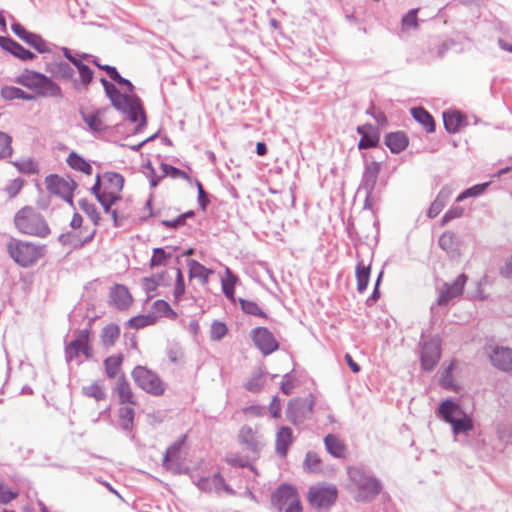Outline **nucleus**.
Returning a JSON list of instances; mask_svg holds the SVG:
<instances>
[{"instance_id": "f257e3e1", "label": "nucleus", "mask_w": 512, "mask_h": 512, "mask_svg": "<svg viewBox=\"0 0 512 512\" xmlns=\"http://www.w3.org/2000/svg\"><path fill=\"white\" fill-rule=\"evenodd\" d=\"M14 225L24 235L46 238L50 235V227L44 216L31 206H25L16 212Z\"/></svg>"}, {"instance_id": "f03ea898", "label": "nucleus", "mask_w": 512, "mask_h": 512, "mask_svg": "<svg viewBox=\"0 0 512 512\" xmlns=\"http://www.w3.org/2000/svg\"><path fill=\"white\" fill-rule=\"evenodd\" d=\"M438 413L446 423L451 425L455 440L461 435L468 436L474 428L471 415L451 399H445L440 403Z\"/></svg>"}, {"instance_id": "7ed1b4c3", "label": "nucleus", "mask_w": 512, "mask_h": 512, "mask_svg": "<svg viewBox=\"0 0 512 512\" xmlns=\"http://www.w3.org/2000/svg\"><path fill=\"white\" fill-rule=\"evenodd\" d=\"M348 475L355 488L354 498L357 502L372 501L382 489L378 479L366 474L359 468H349Z\"/></svg>"}, {"instance_id": "20e7f679", "label": "nucleus", "mask_w": 512, "mask_h": 512, "mask_svg": "<svg viewBox=\"0 0 512 512\" xmlns=\"http://www.w3.org/2000/svg\"><path fill=\"white\" fill-rule=\"evenodd\" d=\"M7 252L17 264L29 267L43 256L44 246L11 238L7 243Z\"/></svg>"}, {"instance_id": "39448f33", "label": "nucleus", "mask_w": 512, "mask_h": 512, "mask_svg": "<svg viewBox=\"0 0 512 512\" xmlns=\"http://www.w3.org/2000/svg\"><path fill=\"white\" fill-rule=\"evenodd\" d=\"M271 504L280 512H302V506L297 490L289 484H281L272 493Z\"/></svg>"}, {"instance_id": "423d86ee", "label": "nucleus", "mask_w": 512, "mask_h": 512, "mask_svg": "<svg viewBox=\"0 0 512 512\" xmlns=\"http://www.w3.org/2000/svg\"><path fill=\"white\" fill-rule=\"evenodd\" d=\"M131 375L136 385L145 392L154 396L164 394L166 385L154 371L138 365L132 370Z\"/></svg>"}, {"instance_id": "0eeeda50", "label": "nucleus", "mask_w": 512, "mask_h": 512, "mask_svg": "<svg viewBox=\"0 0 512 512\" xmlns=\"http://www.w3.org/2000/svg\"><path fill=\"white\" fill-rule=\"evenodd\" d=\"M45 184L50 193L61 197L71 205L73 204V192L77 187V183L73 179H65L51 174L46 177Z\"/></svg>"}, {"instance_id": "6e6552de", "label": "nucleus", "mask_w": 512, "mask_h": 512, "mask_svg": "<svg viewBox=\"0 0 512 512\" xmlns=\"http://www.w3.org/2000/svg\"><path fill=\"white\" fill-rule=\"evenodd\" d=\"M111 103L118 111L126 114L131 122H137L139 115H141L142 119L140 125H144L146 123L144 111L138 98H131L126 94L120 93L111 100Z\"/></svg>"}, {"instance_id": "1a4fd4ad", "label": "nucleus", "mask_w": 512, "mask_h": 512, "mask_svg": "<svg viewBox=\"0 0 512 512\" xmlns=\"http://www.w3.org/2000/svg\"><path fill=\"white\" fill-rule=\"evenodd\" d=\"M315 401L310 398H295L288 402L286 418L294 425L302 423L312 413Z\"/></svg>"}, {"instance_id": "9d476101", "label": "nucleus", "mask_w": 512, "mask_h": 512, "mask_svg": "<svg viewBox=\"0 0 512 512\" xmlns=\"http://www.w3.org/2000/svg\"><path fill=\"white\" fill-rule=\"evenodd\" d=\"M337 499V489L334 485L312 486L308 492L310 504L317 508L328 507Z\"/></svg>"}, {"instance_id": "9b49d317", "label": "nucleus", "mask_w": 512, "mask_h": 512, "mask_svg": "<svg viewBox=\"0 0 512 512\" xmlns=\"http://www.w3.org/2000/svg\"><path fill=\"white\" fill-rule=\"evenodd\" d=\"M379 173L380 163L373 161L365 165L361 184L359 187L360 191L365 192V207L371 206L373 191L377 183Z\"/></svg>"}, {"instance_id": "f8f14e48", "label": "nucleus", "mask_w": 512, "mask_h": 512, "mask_svg": "<svg viewBox=\"0 0 512 512\" xmlns=\"http://www.w3.org/2000/svg\"><path fill=\"white\" fill-rule=\"evenodd\" d=\"M441 357V342L438 337H433L422 344L421 365L426 371H431L437 365Z\"/></svg>"}, {"instance_id": "ddd939ff", "label": "nucleus", "mask_w": 512, "mask_h": 512, "mask_svg": "<svg viewBox=\"0 0 512 512\" xmlns=\"http://www.w3.org/2000/svg\"><path fill=\"white\" fill-rule=\"evenodd\" d=\"M238 438L244 450L252 453L255 456L259 455L264 442L262 435L257 429L245 425L240 429Z\"/></svg>"}, {"instance_id": "4468645a", "label": "nucleus", "mask_w": 512, "mask_h": 512, "mask_svg": "<svg viewBox=\"0 0 512 512\" xmlns=\"http://www.w3.org/2000/svg\"><path fill=\"white\" fill-rule=\"evenodd\" d=\"M467 282V276L460 274L452 283H444L438 290L439 295L436 300V304L444 306L449 303L450 300L462 295L465 284Z\"/></svg>"}, {"instance_id": "2eb2a0df", "label": "nucleus", "mask_w": 512, "mask_h": 512, "mask_svg": "<svg viewBox=\"0 0 512 512\" xmlns=\"http://www.w3.org/2000/svg\"><path fill=\"white\" fill-rule=\"evenodd\" d=\"M251 338L263 355H269L279 347L274 335L266 327L254 328L251 331Z\"/></svg>"}, {"instance_id": "dca6fc26", "label": "nucleus", "mask_w": 512, "mask_h": 512, "mask_svg": "<svg viewBox=\"0 0 512 512\" xmlns=\"http://www.w3.org/2000/svg\"><path fill=\"white\" fill-rule=\"evenodd\" d=\"M11 29L21 40L32 46L39 53L49 51L47 42L40 35L27 31L21 24L13 23Z\"/></svg>"}, {"instance_id": "f3484780", "label": "nucleus", "mask_w": 512, "mask_h": 512, "mask_svg": "<svg viewBox=\"0 0 512 512\" xmlns=\"http://www.w3.org/2000/svg\"><path fill=\"white\" fill-rule=\"evenodd\" d=\"M184 444V438L177 440L173 443L169 448H167L164 458H163V466L171 471L174 474L183 473V469L179 462L180 459V450Z\"/></svg>"}, {"instance_id": "a211bd4d", "label": "nucleus", "mask_w": 512, "mask_h": 512, "mask_svg": "<svg viewBox=\"0 0 512 512\" xmlns=\"http://www.w3.org/2000/svg\"><path fill=\"white\" fill-rule=\"evenodd\" d=\"M489 358L494 367L508 372L512 370V349L503 346H495L489 353Z\"/></svg>"}, {"instance_id": "6ab92c4d", "label": "nucleus", "mask_w": 512, "mask_h": 512, "mask_svg": "<svg viewBox=\"0 0 512 512\" xmlns=\"http://www.w3.org/2000/svg\"><path fill=\"white\" fill-rule=\"evenodd\" d=\"M102 179L103 193L121 199L120 193L124 187V177L116 172H105Z\"/></svg>"}, {"instance_id": "aec40b11", "label": "nucleus", "mask_w": 512, "mask_h": 512, "mask_svg": "<svg viewBox=\"0 0 512 512\" xmlns=\"http://www.w3.org/2000/svg\"><path fill=\"white\" fill-rule=\"evenodd\" d=\"M109 297L111 303L119 310L128 309L133 302L128 288L121 284H116L110 288Z\"/></svg>"}, {"instance_id": "412c9836", "label": "nucleus", "mask_w": 512, "mask_h": 512, "mask_svg": "<svg viewBox=\"0 0 512 512\" xmlns=\"http://www.w3.org/2000/svg\"><path fill=\"white\" fill-rule=\"evenodd\" d=\"M90 331L87 329L80 330L76 339L72 340L65 348V358L67 362L79 357L83 349L84 342H89Z\"/></svg>"}, {"instance_id": "4be33fe9", "label": "nucleus", "mask_w": 512, "mask_h": 512, "mask_svg": "<svg viewBox=\"0 0 512 512\" xmlns=\"http://www.w3.org/2000/svg\"><path fill=\"white\" fill-rule=\"evenodd\" d=\"M0 47L24 61L32 60L35 57L34 53L9 37L0 36Z\"/></svg>"}, {"instance_id": "5701e85b", "label": "nucleus", "mask_w": 512, "mask_h": 512, "mask_svg": "<svg viewBox=\"0 0 512 512\" xmlns=\"http://www.w3.org/2000/svg\"><path fill=\"white\" fill-rule=\"evenodd\" d=\"M47 72L50 73L51 76L55 79L61 81H71V84L73 83L75 71L72 66L65 61H56L50 63L47 66Z\"/></svg>"}, {"instance_id": "b1692460", "label": "nucleus", "mask_w": 512, "mask_h": 512, "mask_svg": "<svg viewBox=\"0 0 512 512\" xmlns=\"http://www.w3.org/2000/svg\"><path fill=\"white\" fill-rule=\"evenodd\" d=\"M188 276L190 279H197L201 285L208 284L209 276L214 273L212 269H208L196 260L187 261Z\"/></svg>"}, {"instance_id": "393cba45", "label": "nucleus", "mask_w": 512, "mask_h": 512, "mask_svg": "<svg viewBox=\"0 0 512 512\" xmlns=\"http://www.w3.org/2000/svg\"><path fill=\"white\" fill-rule=\"evenodd\" d=\"M74 66L78 70L79 79L73 77L72 87L76 91H81L82 89H86L89 86V84L92 82L94 72L88 65H86L84 63L74 62Z\"/></svg>"}, {"instance_id": "a878e982", "label": "nucleus", "mask_w": 512, "mask_h": 512, "mask_svg": "<svg viewBox=\"0 0 512 512\" xmlns=\"http://www.w3.org/2000/svg\"><path fill=\"white\" fill-rule=\"evenodd\" d=\"M293 442V432L288 426H282L276 433V452L281 457L287 455L288 449Z\"/></svg>"}, {"instance_id": "bb28decb", "label": "nucleus", "mask_w": 512, "mask_h": 512, "mask_svg": "<svg viewBox=\"0 0 512 512\" xmlns=\"http://www.w3.org/2000/svg\"><path fill=\"white\" fill-rule=\"evenodd\" d=\"M465 116L459 111L443 113L444 127L448 133H456L465 125Z\"/></svg>"}, {"instance_id": "cd10ccee", "label": "nucleus", "mask_w": 512, "mask_h": 512, "mask_svg": "<svg viewBox=\"0 0 512 512\" xmlns=\"http://www.w3.org/2000/svg\"><path fill=\"white\" fill-rule=\"evenodd\" d=\"M36 94L40 97L48 98L63 97L61 87L48 76H46V78H42V82L40 84V87L36 91Z\"/></svg>"}, {"instance_id": "c85d7f7f", "label": "nucleus", "mask_w": 512, "mask_h": 512, "mask_svg": "<svg viewBox=\"0 0 512 512\" xmlns=\"http://www.w3.org/2000/svg\"><path fill=\"white\" fill-rule=\"evenodd\" d=\"M385 144L392 153L398 154L407 147L408 139L402 132H393L386 135Z\"/></svg>"}, {"instance_id": "c756f323", "label": "nucleus", "mask_w": 512, "mask_h": 512, "mask_svg": "<svg viewBox=\"0 0 512 512\" xmlns=\"http://www.w3.org/2000/svg\"><path fill=\"white\" fill-rule=\"evenodd\" d=\"M42 78H46V75L34 71H25L18 76L17 82L22 86L36 92L40 87Z\"/></svg>"}, {"instance_id": "7c9ffc66", "label": "nucleus", "mask_w": 512, "mask_h": 512, "mask_svg": "<svg viewBox=\"0 0 512 512\" xmlns=\"http://www.w3.org/2000/svg\"><path fill=\"white\" fill-rule=\"evenodd\" d=\"M42 78H46V75L34 71H25L18 76L17 82L22 86L36 92L40 87Z\"/></svg>"}, {"instance_id": "2f4dec72", "label": "nucleus", "mask_w": 512, "mask_h": 512, "mask_svg": "<svg viewBox=\"0 0 512 512\" xmlns=\"http://www.w3.org/2000/svg\"><path fill=\"white\" fill-rule=\"evenodd\" d=\"M42 78H46V75L34 71H25L18 76L17 82L22 86L36 92L40 87Z\"/></svg>"}, {"instance_id": "473e14b6", "label": "nucleus", "mask_w": 512, "mask_h": 512, "mask_svg": "<svg viewBox=\"0 0 512 512\" xmlns=\"http://www.w3.org/2000/svg\"><path fill=\"white\" fill-rule=\"evenodd\" d=\"M413 118L420 123L428 133L435 131V121L431 114L423 107H415L411 109Z\"/></svg>"}, {"instance_id": "72a5a7b5", "label": "nucleus", "mask_w": 512, "mask_h": 512, "mask_svg": "<svg viewBox=\"0 0 512 512\" xmlns=\"http://www.w3.org/2000/svg\"><path fill=\"white\" fill-rule=\"evenodd\" d=\"M115 390L121 403L135 404L134 394L124 375L118 378Z\"/></svg>"}, {"instance_id": "f704fd0d", "label": "nucleus", "mask_w": 512, "mask_h": 512, "mask_svg": "<svg viewBox=\"0 0 512 512\" xmlns=\"http://www.w3.org/2000/svg\"><path fill=\"white\" fill-rule=\"evenodd\" d=\"M324 444L328 453L336 458H341L345 454V445L343 442L335 435L328 434L324 438Z\"/></svg>"}, {"instance_id": "c9c22d12", "label": "nucleus", "mask_w": 512, "mask_h": 512, "mask_svg": "<svg viewBox=\"0 0 512 512\" xmlns=\"http://www.w3.org/2000/svg\"><path fill=\"white\" fill-rule=\"evenodd\" d=\"M67 164L74 170L80 171L86 175L92 174V166L82 156L76 152H71L66 160Z\"/></svg>"}, {"instance_id": "e433bc0d", "label": "nucleus", "mask_w": 512, "mask_h": 512, "mask_svg": "<svg viewBox=\"0 0 512 512\" xmlns=\"http://www.w3.org/2000/svg\"><path fill=\"white\" fill-rule=\"evenodd\" d=\"M98 202L103 207L104 211L106 213L111 214L113 223L115 227L120 226L119 222V216L116 209H111L112 205H114L117 201H119V198H116V196H110L105 193H103L101 196H98Z\"/></svg>"}, {"instance_id": "4c0bfd02", "label": "nucleus", "mask_w": 512, "mask_h": 512, "mask_svg": "<svg viewBox=\"0 0 512 512\" xmlns=\"http://www.w3.org/2000/svg\"><path fill=\"white\" fill-rule=\"evenodd\" d=\"M1 96L6 100L22 99L26 101H33L36 99L35 95L26 93L22 89L12 86L2 88Z\"/></svg>"}, {"instance_id": "58836bf2", "label": "nucleus", "mask_w": 512, "mask_h": 512, "mask_svg": "<svg viewBox=\"0 0 512 512\" xmlns=\"http://www.w3.org/2000/svg\"><path fill=\"white\" fill-rule=\"evenodd\" d=\"M81 117L92 132H103L107 128L99 117V111L90 114L81 112Z\"/></svg>"}, {"instance_id": "ea45409f", "label": "nucleus", "mask_w": 512, "mask_h": 512, "mask_svg": "<svg viewBox=\"0 0 512 512\" xmlns=\"http://www.w3.org/2000/svg\"><path fill=\"white\" fill-rule=\"evenodd\" d=\"M120 328L116 324H109L102 329L101 340L105 347H111L119 338Z\"/></svg>"}, {"instance_id": "a19ab883", "label": "nucleus", "mask_w": 512, "mask_h": 512, "mask_svg": "<svg viewBox=\"0 0 512 512\" xmlns=\"http://www.w3.org/2000/svg\"><path fill=\"white\" fill-rule=\"evenodd\" d=\"M370 277V266H365L364 263L358 262L356 266L357 290L362 293L366 290Z\"/></svg>"}, {"instance_id": "79ce46f5", "label": "nucleus", "mask_w": 512, "mask_h": 512, "mask_svg": "<svg viewBox=\"0 0 512 512\" xmlns=\"http://www.w3.org/2000/svg\"><path fill=\"white\" fill-rule=\"evenodd\" d=\"M123 361V355H112L105 359L104 366L105 372L109 378H115L121 369V364Z\"/></svg>"}, {"instance_id": "37998d69", "label": "nucleus", "mask_w": 512, "mask_h": 512, "mask_svg": "<svg viewBox=\"0 0 512 512\" xmlns=\"http://www.w3.org/2000/svg\"><path fill=\"white\" fill-rule=\"evenodd\" d=\"M439 246L447 253L454 254L458 247L457 237L453 232L446 231L439 238Z\"/></svg>"}, {"instance_id": "c03bdc74", "label": "nucleus", "mask_w": 512, "mask_h": 512, "mask_svg": "<svg viewBox=\"0 0 512 512\" xmlns=\"http://www.w3.org/2000/svg\"><path fill=\"white\" fill-rule=\"evenodd\" d=\"M364 127H358L357 132L362 135L359 143V149H368L376 147L379 142V134L377 132L366 133Z\"/></svg>"}, {"instance_id": "a18cd8bd", "label": "nucleus", "mask_w": 512, "mask_h": 512, "mask_svg": "<svg viewBox=\"0 0 512 512\" xmlns=\"http://www.w3.org/2000/svg\"><path fill=\"white\" fill-rule=\"evenodd\" d=\"M157 320L155 314L137 315L128 321V326L133 329H141L153 325Z\"/></svg>"}, {"instance_id": "49530a36", "label": "nucleus", "mask_w": 512, "mask_h": 512, "mask_svg": "<svg viewBox=\"0 0 512 512\" xmlns=\"http://www.w3.org/2000/svg\"><path fill=\"white\" fill-rule=\"evenodd\" d=\"M489 184H490L489 182L476 184V185L464 190L461 194H459L457 196L456 201L461 202L467 198L477 197V196L482 195L486 191Z\"/></svg>"}, {"instance_id": "de8ad7c7", "label": "nucleus", "mask_w": 512, "mask_h": 512, "mask_svg": "<svg viewBox=\"0 0 512 512\" xmlns=\"http://www.w3.org/2000/svg\"><path fill=\"white\" fill-rule=\"evenodd\" d=\"M303 466L306 471L317 473L321 471V460L316 453L309 451L306 453Z\"/></svg>"}, {"instance_id": "09e8293b", "label": "nucleus", "mask_w": 512, "mask_h": 512, "mask_svg": "<svg viewBox=\"0 0 512 512\" xmlns=\"http://www.w3.org/2000/svg\"><path fill=\"white\" fill-rule=\"evenodd\" d=\"M82 391L85 396L92 397L97 401L103 400L106 397L103 385L100 382H94L88 386H84Z\"/></svg>"}, {"instance_id": "8fccbe9b", "label": "nucleus", "mask_w": 512, "mask_h": 512, "mask_svg": "<svg viewBox=\"0 0 512 512\" xmlns=\"http://www.w3.org/2000/svg\"><path fill=\"white\" fill-rule=\"evenodd\" d=\"M265 385V377L262 372L254 374L244 385L246 390L252 393H258Z\"/></svg>"}, {"instance_id": "3c124183", "label": "nucleus", "mask_w": 512, "mask_h": 512, "mask_svg": "<svg viewBox=\"0 0 512 512\" xmlns=\"http://www.w3.org/2000/svg\"><path fill=\"white\" fill-rule=\"evenodd\" d=\"M79 207L81 210L88 215L94 225H98L100 220V215L97 211L96 206L89 202L87 199L79 200Z\"/></svg>"}, {"instance_id": "603ef678", "label": "nucleus", "mask_w": 512, "mask_h": 512, "mask_svg": "<svg viewBox=\"0 0 512 512\" xmlns=\"http://www.w3.org/2000/svg\"><path fill=\"white\" fill-rule=\"evenodd\" d=\"M227 278L222 279V291L224 295L228 299H233L234 297V287L237 281V278L233 273L230 271V269H226Z\"/></svg>"}, {"instance_id": "864d4df0", "label": "nucleus", "mask_w": 512, "mask_h": 512, "mask_svg": "<svg viewBox=\"0 0 512 512\" xmlns=\"http://www.w3.org/2000/svg\"><path fill=\"white\" fill-rule=\"evenodd\" d=\"M119 417H120V425L121 427L128 431L133 426V420H134V410L131 407H122L119 410Z\"/></svg>"}, {"instance_id": "5fc2aeb1", "label": "nucleus", "mask_w": 512, "mask_h": 512, "mask_svg": "<svg viewBox=\"0 0 512 512\" xmlns=\"http://www.w3.org/2000/svg\"><path fill=\"white\" fill-rule=\"evenodd\" d=\"M12 138L5 132L0 131V159L8 158L12 155Z\"/></svg>"}, {"instance_id": "6e6d98bb", "label": "nucleus", "mask_w": 512, "mask_h": 512, "mask_svg": "<svg viewBox=\"0 0 512 512\" xmlns=\"http://www.w3.org/2000/svg\"><path fill=\"white\" fill-rule=\"evenodd\" d=\"M161 170H162L164 176H169L173 179L183 178L187 181L190 180V177L186 172H184V171L180 170L179 168L174 167L172 165L162 163Z\"/></svg>"}, {"instance_id": "4d7b16f0", "label": "nucleus", "mask_w": 512, "mask_h": 512, "mask_svg": "<svg viewBox=\"0 0 512 512\" xmlns=\"http://www.w3.org/2000/svg\"><path fill=\"white\" fill-rule=\"evenodd\" d=\"M239 302H240L242 310L246 314H250V315H254V316H261V317L266 316L265 313L263 312V310L258 306L257 303L250 301V300H245V299H239Z\"/></svg>"}, {"instance_id": "13d9d810", "label": "nucleus", "mask_w": 512, "mask_h": 512, "mask_svg": "<svg viewBox=\"0 0 512 512\" xmlns=\"http://www.w3.org/2000/svg\"><path fill=\"white\" fill-rule=\"evenodd\" d=\"M417 13L418 9H411L402 17L403 29H416L418 27Z\"/></svg>"}, {"instance_id": "bf43d9fd", "label": "nucleus", "mask_w": 512, "mask_h": 512, "mask_svg": "<svg viewBox=\"0 0 512 512\" xmlns=\"http://www.w3.org/2000/svg\"><path fill=\"white\" fill-rule=\"evenodd\" d=\"M170 257V254H167L163 248L157 247L153 249V255L150 259V266H162L165 265L166 259Z\"/></svg>"}, {"instance_id": "052dcab7", "label": "nucleus", "mask_w": 512, "mask_h": 512, "mask_svg": "<svg viewBox=\"0 0 512 512\" xmlns=\"http://www.w3.org/2000/svg\"><path fill=\"white\" fill-rule=\"evenodd\" d=\"M185 293V283H184V277L183 273L180 268L176 269V281L174 286V298L176 301H179L181 297Z\"/></svg>"}, {"instance_id": "680f3d73", "label": "nucleus", "mask_w": 512, "mask_h": 512, "mask_svg": "<svg viewBox=\"0 0 512 512\" xmlns=\"http://www.w3.org/2000/svg\"><path fill=\"white\" fill-rule=\"evenodd\" d=\"M14 165L17 167V169L21 173H25V174L38 173V165L31 159L15 162Z\"/></svg>"}, {"instance_id": "e2e57ef3", "label": "nucleus", "mask_w": 512, "mask_h": 512, "mask_svg": "<svg viewBox=\"0 0 512 512\" xmlns=\"http://www.w3.org/2000/svg\"><path fill=\"white\" fill-rule=\"evenodd\" d=\"M228 332L227 326L223 322L215 321L211 326L210 337L212 340H221Z\"/></svg>"}, {"instance_id": "0e129e2a", "label": "nucleus", "mask_w": 512, "mask_h": 512, "mask_svg": "<svg viewBox=\"0 0 512 512\" xmlns=\"http://www.w3.org/2000/svg\"><path fill=\"white\" fill-rule=\"evenodd\" d=\"M152 307L154 310L153 314H155L157 316V318L159 316H168L170 314L175 315V313L171 309L170 305L164 300H156L153 303Z\"/></svg>"}, {"instance_id": "69168bd1", "label": "nucleus", "mask_w": 512, "mask_h": 512, "mask_svg": "<svg viewBox=\"0 0 512 512\" xmlns=\"http://www.w3.org/2000/svg\"><path fill=\"white\" fill-rule=\"evenodd\" d=\"M18 496L3 481L0 480V504H8Z\"/></svg>"}, {"instance_id": "338daca9", "label": "nucleus", "mask_w": 512, "mask_h": 512, "mask_svg": "<svg viewBox=\"0 0 512 512\" xmlns=\"http://www.w3.org/2000/svg\"><path fill=\"white\" fill-rule=\"evenodd\" d=\"M464 209L460 206L451 207L442 217V224H446L453 219L460 218L463 215Z\"/></svg>"}, {"instance_id": "774afa93", "label": "nucleus", "mask_w": 512, "mask_h": 512, "mask_svg": "<svg viewBox=\"0 0 512 512\" xmlns=\"http://www.w3.org/2000/svg\"><path fill=\"white\" fill-rule=\"evenodd\" d=\"M24 184L23 179L16 178L12 180L5 188L6 192L9 194L10 197L16 196L20 190L22 189Z\"/></svg>"}]
</instances>
